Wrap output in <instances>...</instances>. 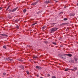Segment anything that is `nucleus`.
<instances>
[{
  "label": "nucleus",
  "instance_id": "c756f323",
  "mask_svg": "<svg viewBox=\"0 0 78 78\" xmlns=\"http://www.w3.org/2000/svg\"><path fill=\"white\" fill-rule=\"evenodd\" d=\"M9 7H10V6H9L7 8V9H6V11H7L8 10V9H9Z\"/></svg>",
  "mask_w": 78,
  "mask_h": 78
},
{
  "label": "nucleus",
  "instance_id": "4be33fe9",
  "mask_svg": "<svg viewBox=\"0 0 78 78\" xmlns=\"http://www.w3.org/2000/svg\"><path fill=\"white\" fill-rule=\"evenodd\" d=\"M37 56H34L33 57V59H35L34 58L36 59V58H37Z\"/></svg>",
  "mask_w": 78,
  "mask_h": 78
},
{
  "label": "nucleus",
  "instance_id": "4c0bfd02",
  "mask_svg": "<svg viewBox=\"0 0 78 78\" xmlns=\"http://www.w3.org/2000/svg\"><path fill=\"white\" fill-rule=\"evenodd\" d=\"M71 70H73V71H74V69H71Z\"/></svg>",
  "mask_w": 78,
  "mask_h": 78
},
{
  "label": "nucleus",
  "instance_id": "7ed1b4c3",
  "mask_svg": "<svg viewBox=\"0 0 78 78\" xmlns=\"http://www.w3.org/2000/svg\"><path fill=\"white\" fill-rule=\"evenodd\" d=\"M0 35H1L2 36H4V38H6L8 37V35H6L5 34H0Z\"/></svg>",
  "mask_w": 78,
  "mask_h": 78
},
{
  "label": "nucleus",
  "instance_id": "5701e85b",
  "mask_svg": "<svg viewBox=\"0 0 78 78\" xmlns=\"http://www.w3.org/2000/svg\"><path fill=\"white\" fill-rule=\"evenodd\" d=\"M26 11H27V10L26 9H24L23 10V12H24V13H25V12H26Z\"/></svg>",
  "mask_w": 78,
  "mask_h": 78
},
{
  "label": "nucleus",
  "instance_id": "ddd939ff",
  "mask_svg": "<svg viewBox=\"0 0 78 78\" xmlns=\"http://www.w3.org/2000/svg\"><path fill=\"white\" fill-rule=\"evenodd\" d=\"M6 75V73H4L3 75V77H4V76H5V75Z\"/></svg>",
  "mask_w": 78,
  "mask_h": 78
},
{
  "label": "nucleus",
  "instance_id": "a19ab883",
  "mask_svg": "<svg viewBox=\"0 0 78 78\" xmlns=\"http://www.w3.org/2000/svg\"><path fill=\"white\" fill-rule=\"evenodd\" d=\"M77 75H78V72H77Z\"/></svg>",
  "mask_w": 78,
  "mask_h": 78
},
{
  "label": "nucleus",
  "instance_id": "ea45409f",
  "mask_svg": "<svg viewBox=\"0 0 78 78\" xmlns=\"http://www.w3.org/2000/svg\"><path fill=\"white\" fill-rule=\"evenodd\" d=\"M37 77H38V76H39V75H37Z\"/></svg>",
  "mask_w": 78,
  "mask_h": 78
},
{
  "label": "nucleus",
  "instance_id": "423d86ee",
  "mask_svg": "<svg viewBox=\"0 0 78 78\" xmlns=\"http://www.w3.org/2000/svg\"><path fill=\"white\" fill-rule=\"evenodd\" d=\"M18 9V7H16V8L13 9V10H12V12H14L15 11L17 10V9Z\"/></svg>",
  "mask_w": 78,
  "mask_h": 78
},
{
  "label": "nucleus",
  "instance_id": "a878e982",
  "mask_svg": "<svg viewBox=\"0 0 78 78\" xmlns=\"http://www.w3.org/2000/svg\"><path fill=\"white\" fill-rule=\"evenodd\" d=\"M41 12H42V11H39V12L37 13V14H40V13H41Z\"/></svg>",
  "mask_w": 78,
  "mask_h": 78
},
{
  "label": "nucleus",
  "instance_id": "f03ea898",
  "mask_svg": "<svg viewBox=\"0 0 78 78\" xmlns=\"http://www.w3.org/2000/svg\"><path fill=\"white\" fill-rule=\"evenodd\" d=\"M4 59L5 61H13V59H11L9 58H4Z\"/></svg>",
  "mask_w": 78,
  "mask_h": 78
},
{
  "label": "nucleus",
  "instance_id": "20e7f679",
  "mask_svg": "<svg viewBox=\"0 0 78 78\" xmlns=\"http://www.w3.org/2000/svg\"><path fill=\"white\" fill-rule=\"evenodd\" d=\"M51 1L50 0L49 1H45L44 3L45 4H48V3H51Z\"/></svg>",
  "mask_w": 78,
  "mask_h": 78
},
{
  "label": "nucleus",
  "instance_id": "72a5a7b5",
  "mask_svg": "<svg viewBox=\"0 0 78 78\" xmlns=\"http://www.w3.org/2000/svg\"><path fill=\"white\" fill-rule=\"evenodd\" d=\"M30 61H31V62H32V61H33V60L32 59H30Z\"/></svg>",
  "mask_w": 78,
  "mask_h": 78
},
{
  "label": "nucleus",
  "instance_id": "79ce46f5",
  "mask_svg": "<svg viewBox=\"0 0 78 78\" xmlns=\"http://www.w3.org/2000/svg\"><path fill=\"white\" fill-rule=\"evenodd\" d=\"M40 78H43V77H41Z\"/></svg>",
  "mask_w": 78,
  "mask_h": 78
},
{
  "label": "nucleus",
  "instance_id": "aec40b11",
  "mask_svg": "<svg viewBox=\"0 0 78 78\" xmlns=\"http://www.w3.org/2000/svg\"><path fill=\"white\" fill-rule=\"evenodd\" d=\"M68 70H69V69H66L65 70V71H68Z\"/></svg>",
  "mask_w": 78,
  "mask_h": 78
},
{
  "label": "nucleus",
  "instance_id": "393cba45",
  "mask_svg": "<svg viewBox=\"0 0 78 78\" xmlns=\"http://www.w3.org/2000/svg\"><path fill=\"white\" fill-rule=\"evenodd\" d=\"M27 75H29V74H30V73L28 71H27Z\"/></svg>",
  "mask_w": 78,
  "mask_h": 78
},
{
  "label": "nucleus",
  "instance_id": "f3484780",
  "mask_svg": "<svg viewBox=\"0 0 78 78\" xmlns=\"http://www.w3.org/2000/svg\"><path fill=\"white\" fill-rule=\"evenodd\" d=\"M46 28V26H44L43 27H42V29H45Z\"/></svg>",
  "mask_w": 78,
  "mask_h": 78
},
{
  "label": "nucleus",
  "instance_id": "39448f33",
  "mask_svg": "<svg viewBox=\"0 0 78 78\" xmlns=\"http://www.w3.org/2000/svg\"><path fill=\"white\" fill-rule=\"evenodd\" d=\"M69 63H71V64L74 63V60L72 59H71L69 60Z\"/></svg>",
  "mask_w": 78,
  "mask_h": 78
},
{
  "label": "nucleus",
  "instance_id": "a211bd4d",
  "mask_svg": "<svg viewBox=\"0 0 78 78\" xmlns=\"http://www.w3.org/2000/svg\"><path fill=\"white\" fill-rule=\"evenodd\" d=\"M66 24H67V23H63L61 24V25H66Z\"/></svg>",
  "mask_w": 78,
  "mask_h": 78
},
{
  "label": "nucleus",
  "instance_id": "bb28decb",
  "mask_svg": "<svg viewBox=\"0 0 78 78\" xmlns=\"http://www.w3.org/2000/svg\"><path fill=\"white\" fill-rule=\"evenodd\" d=\"M68 19L67 18H65L64 19V20H67Z\"/></svg>",
  "mask_w": 78,
  "mask_h": 78
},
{
  "label": "nucleus",
  "instance_id": "e433bc0d",
  "mask_svg": "<svg viewBox=\"0 0 78 78\" xmlns=\"http://www.w3.org/2000/svg\"><path fill=\"white\" fill-rule=\"evenodd\" d=\"M27 47H30V45H27Z\"/></svg>",
  "mask_w": 78,
  "mask_h": 78
},
{
  "label": "nucleus",
  "instance_id": "7c9ffc66",
  "mask_svg": "<svg viewBox=\"0 0 78 78\" xmlns=\"http://www.w3.org/2000/svg\"><path fill=\"white\" fill-rule=\"evenodd\" d=\"M74 69L75 70H77V67H74Z\"/></svg>",
  "mask_w": 78,
  "mask_h": 78
},
{
  "label": "nucleus",
  "instance_id": "f257e3e1",
  "mask_svg": "<svg viewBox=\"0 0 78 78\" xmlns=\"http://www.w3.org/2000/svg\"><path fill=\"white\" fill-rule=\"evenodd\" d=\"M58 28L57 27H54L51 29V33H54L55 31L57 30Z\"/></svg>",
  "mask_w": 78,
  "mask_h": 78
},
{
  "label": "nucleus",
  "instance_id": "0eeeda50",
  "mask_svg": "<svg viewBox=\"0 0 78 78\" xmlns=\"http://www.w3.org/2000/svg\"><path fill=\"white\" fill-rule=\"evenodd\" d=\"M66 55H67L68 56H69V57H71L72 56V55L71 54H66Z\"/></svg>",
  "mask_w": 78,
  "mask_h": 78
},
{
  "label": "nucleus",
  "instance_id": "4468645a",
  "mask_svg": "<svg viewBox=\"0 0 78 78\" xmlns=\"http://www.w3.org/2000/svg\"><path fill=\"white\" fill-rule=\"evenodd\" d=\"M58 56L59 57H60V58H62V55H61V54H59L58 55Z\"/></svg>",
  "mask_w": 78,
  "mask_h": 78
},
{
  "label": "nucleus",
  "instance_id": "58836bf2",
  "mask_svg": "<svg viewBox=\"0 0 78 78\" xmlns=\"http://www.w3.org/2000/svg\"><path fill=\"white\" fill-rule=\"evenodd\" d=\"M2 9V7H0V10H1V9Z\"/></svg>",
  "mask_w": 78,
  "mask_h": 78
},
{
  "label": "nucleus",
  "instance_id": "cd10ccee",
  "mask_svg": "<svg viewBox=\"0 0 78 78\" xmlns=\"http://www.w3.org/2000/svg\"><path fill=\"white\" fill-rule=\"evenodd\" d=\"M44 43H45V44H48V41H44Z\"/></svg>",
  "mask_w": 78,
  "mask_h": 78
},
{
  "label": "nucleus",
  "instance_id": "1a4fd4ad",
  "mask_svg": "<svg viewBox=\"0 0 78 78\" xmlns=\"http://www.w3.org/2000/svg\"><path fill=\"white\" fill-rule=\"evenodd\" d=\"M62 59H66V56L65 55H62Z\"/></svg>",
  "mask_w": 78,
  "mask_h": 78
},
{
  "label": "nucleus",
  "instance_id": "a18cd8bd",
  "mask_svg": "<svg viewBox=\"0 0 78 78\" xmlns=\"http://www.w3.org/2000/svg\"><path fill=\"white\" fill-rule=\"evenodd\" d=\"M77 6H78V3L77 4Z\"/></svg>",
  "mask_w": 78,
  "mask_h": 78
},
{
  "label": "nucleus",
  "instance_id": "f704fd0d",
  "mask_svg": "<svg viewBox=\"0 0 78 78\" xmlns=\"http://www.w3.org/2000/svg\"><path fill=\"white\" fill-rule=\"evenodd\" d=\"M47 76H50V75L49 74H48L47 75Z\"/></svg>",
  "mask_w": 78,
  "mask_h": 78
},
{
  "label": "nucleus",
  "instance_id": "412c9836",
  "mask_svg": "<svg viewBox=\"0 0 78 78\" xmlns=\"http://www.w3.org/2000/svg\"><path fill=\"white\" fill-rule=\"evenodd\" d=\"M3 48H5V49L6 48V46L5 45L3 46Z\"/></svg>",
  "mask_w": 78,
  "mask_h": 78
},
{
  "label": "nucleus",
  "instance_id": "2eb2a0df",
  "mask_svg": "<svg viewBox=\"0 0 78 78\" xmlns=\"http://www.w3.org/2000/svg\"><path fill=\"white\" fill-rule=\"evenodd\" d=\"M18 60L19 61H21V62H23V60H22V59H18Z\"/></svg>",
  "mask_w": 78,
  "mask_h": 78
},
{
  "label": "nucleus",
  "instance_id": "37998d69",
  "mask_svg": "<svg viewBox=\"0 0 78 78\" xmlns=\"http://www.w3.org/2000/svg\"><path fill=\"white\" fill-rule=\"evenodd\" d=\"M64 8H66V7L65 6V7H64Z\"/></svg>",
  "mask_w": 78,
  "mask_h": 78
},
{
  "label": "nucleus",
  "instance_id": "c03bdc74",
  "mask_svg": "<svg viewBox=\"0 0 78 78\" xmlns=\"http://www.w3.org/2000/svg\"><path fill=\"white\" fill-rule=\"evenodd\" d=\"M56 2H58V1H56Z\"/></svg>",
  "mask_w": 78,
  "mask_h": 78
},
{
  "label": "nucleus",
  "instance_id": "c85d7f7f",
  "mask_svg": "<svg viewBox=\"0 0 78 78\" xmlns=\"http://www.w3.org/2000/svg\"><path fill=\"white\" fill-rule=\"evenodd\" d=\"M52 78H56V77L55 76H52Z\"/></svg>",
  "mask_w": 78,
  "mask_h": 78
},
{
  "label": "nucleus",
  "instance_id": "c9c22d12",
  "mask_svg": "<svg viewBox=\"0 0 78 78\" xmlns=\"http://www.w3.org/2000/svg\"><path fill=\"white\" fill-rule=\"evenodd\" d=\"M55 24H56V23H54L52 24V25H55Z\"/></svg>",
  "mask_w": 78,
  "mask_h": 78
},
{
  "label": "nucleus",
  "instance_id": "473e14b6",
  "mask_svg": "<svg viewBox=\"0 0 78 78\" xmlns=\"http://www.w3.org/2000/svg\"><path fill=\"white\" fill-rule=\"evenodd\" d=\"M19 26H17L16 27V28H17L18 29H19Z\"/></svg>",
  "mask_w": 78,
  "mask_h": 78
},
{
  "label": "nucleus",
  "instance_id": "9b49d317",
  "mask_svg": "<svg viewBox=\"0 0 78 78\" xmlns=\"http://www.w3.org/2000/svg\"><path fill=\"white\" fill-rule=\"evenodd\" d=\"M74 59L76 61H77V60H78V59L77 58H76L75 56H74L73 57Z\"/></svg>",
  "mask_w": 78,
  "mask_h": 78
},
{
  "label": "nucleus",
  "instance_id": "6e6552de",
  "mask_svg": "<svg viewBox=\"0 0 78 78\" xmlns=\"http://www.w3.org/2000/svg\"><path fill=\"white\" fill-rule=\"evenodd\" d=\"M36 68L37 69H41V67L39 66H37L36 67Z\"/></svg>",
  "mask_w": 78,
  "mask_h": 78
},
{
  "label": "nucleus",
  "instance_id": "b1692460",
  "mask_svg": "<svg viewBox=\"0 0 78 78\" xmlns=\"http://www.w3.org/2000/svg\"><path fill=\"white\" fill-rule=\"evenodd\" d=\"M52 44H53L54 45H56V43L55 42H53Z\"/></svg>",
  "mask_w": 78,
  "mask_h": 78
},
{
  "label": "nucleus",
  "instance_id": "f8f14e48",
  "mask_svg": "<svg viewBox=\"0 0 78 78\" xmlns=\"http://www.w3.org/2000/svg\"><path fill=\"white\" fill-rule=\"evenodd\" d=\"M75 16V14L74 13H73V14H71V15H70V16Z\"/></svg>",
  "mask_w": 78,
  "mask_h": 78
},
{
  "label": "nucleus",
  "instance_id": "6ab92c4d",
  "mask_svg": "<svg viewBox=\"0 0 78 78\" xmlns=\"http://www.w3.org/2000/svg\"><path fill=\"white\" fill-rule=\"evenodd\" d=\"M36 23H34L32 24V26L33 27V25H36Z\"/></svg>",
  "mask_w": 78,
  "mask_h": 78
},
{
  "label": "nucleus",
  "instance_id": "9d476101",
  "mask_svg": "<svg viewBox=\"0 0 78 78\" xmlns=\"http://www.w3.org/2000/svg\"><path fill=\"white\" fill-rule=\"evenodd\" d=\"M37 3H38V2H36L35 3H34L32 4L31 5H36V4H37Z\"/></svg>",
  "mask_w": 78,
  "mask_h": 78
},
{
  "label": "nucleus",
  "instance_id": "2f4dec72",
  "mask_svg": "<svg viewBox=\"0 0 78 78\" xmlns=\"http://www.w3.org/2000/svg\"><path fill=\"white\" fill-rule=\"evenodd\" d=\"M63 12H61L59 13V14H63Z\"/></svg>",
  "mask_w": 78,
  "mask_h": 78
},
{
  "label": "nucleus",
  "instance_id": "dca6fc26",
  "mask_svg": "<svg viewBox=\"0 0 78 78\" xmlns=\"http://www.w3.org/2000/svg\"><path fill=\"white\" fill-rule=\"evenodd\" d=\"M20 67L21 68V69H23V68H24V67H23V66H20Z\"/></svg>",
  "mask_w": 78,
  "mask_h": 78
}]
</instances>
